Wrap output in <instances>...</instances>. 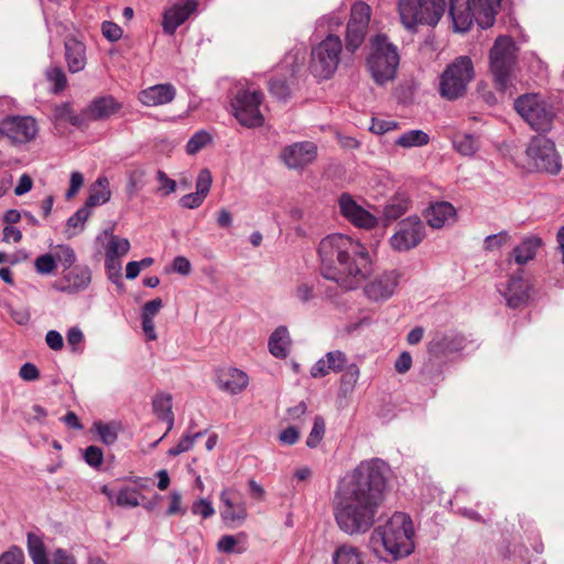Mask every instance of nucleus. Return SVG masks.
<instances>
[{"mask_svg":"<svg viewBox=\"0 0 564 564\" xmlns=\"http://www.w3.org/2000/svg\"><path fill=\"white\" fill-rule=\"evenodd\" d=\"M8 313L18 325L24 326L30 323L31 314L26 307L8 306Z\"/></svg>","mask_w":564,"mask_h":564,"instance_id":"62","label":"nucleus"},{"mask_svg":"<svg viewBox=\"0 0 564 564\" xmlns=\"http://www.w3.org/2000/svg\"><path fill=\"white\" fill-rule=\"evenodd\" d=\"M281 160L291 170H302L317 158V145L311 141L295 142L285 147Z\"/></svg>","mask_w":564,"mask_h":564,"instance_id":"17","label":"nucleus"},{"mask_svg":"<svg viewBox=\"0 0 564 564\" xmlns=\"http://www.w3.org/2000/svg\"><path fill=\"white\" fill-rule=\"evenodd\" d=\"M304 55L300 52L285 54L276 66L275 76L269 82L270 93L280 100H285L290 94L296 74L304 65Z\"/></svg>","mask_w":564,"mask_h":564,"instance_id":"13","label":"nucleus"},{"mask_svg":"<svg viewBox=\"0 0 564 564\" xmlns=\"http://www.w3.org/2000/svg\"><path fill=\"white\" fill-rule=\"evenodd\" d=\"M152 408L156 416L167 423L166 432L152 444V447H155L166 436V434L172 430L174 425L172 395L169 393L156 394L152 401Z\"/></svg>","mask_w":564,"mask_h":564,"instance_id":"30","label":"nucleus"},{"mask_svg":"<svg viewBox=\"0 0 564 564\" xmlns=\"http://www.w3.org/2000/svg\"><path fill=\"white\" fill-rule=\"evenodd\" d=\"M453 145L462 155L471 156L478 151L479 141L474 134L456 133L453 138Z\"/></svg>","mask_w":564,"mask_h":564,"instance_id":"36","label":"nucleus"},{"mask_svg":"<svg viewBox=\"0 0 564 564\" xmlns=\"http://www.w3.org/2000/svg\"><path fill=\"white\" fill-rule=\"evenodd\" d=\"M387 464L380 458L362 460L338 482L333 514L338 529L349 536L367 533L384 499Z\"/></svg>","mask_w":564,"mask_h":564,"instance_id":"1","label":"nucleus"},{"mask_svg":"<svg viewBox=\"0 0 564 564\" xmlns=\"http://www.w3.org/2000/svg\"><path fill=\"white\" fill-rule=\"evenodd\" d=\"M28 551L34 564H47V554L42 538L34 533H28Z\"/></svg>","mask_w":564,"mask_h":564,"instance_id":"37","label":"nucleus"},{"mask_svg":"<svg viewBox=\"0 0 564 564\" xmlns=\"http://www.w3.org/2000/svg\"><path fill=\"white\" fill-rule=\"evenodd\" d=\"M318 254L323 276L345 290L357 289L372 272L367 248L346 235L334 234L322 239Z\"/></svg>","mask_w":564,"mask_h":564,"instance_id":"2","label":"nucleus"},{"mask_svg":"<svg viewBox=\"0 0 564 564\" xmlns=\"http://www.w3.org/2000/svg\"><path fill=\"white\" fill-rule=\"evenodd\" d=\"M176 95L171 84H158L140 91L139 100L147 107H156L171 102Z\"/></svg>","mask_w":564,"mask_h":564,"instance_id":"26","label":"nucleus"},{"mask_svg":"<svg viewBox=\"0 0 564 564\" xmlns=\"http://www.w3.org/2000/svg\"><path fill=\"white\" fill-rule=\"evenodd\" d=\"M463 338L454 333L436 334L427 344V351L440 358L459 351L463 348Z\"/></svg>","mask_w":564,"mask_h":564,"instance_id":"25","label":"nucleus"},{"mask_svg":"<svg viewBox=\"0 0 564 564\" xmlns=\"http://www.w3.org/2000/svg\"><path fill=\"white\" fill-rule=\"evenodd\" d=\"M89 216H90V210L88 209V207L83 206L67 219V227L74 228V229H76V228L83 229L84 224L86 223V220L88 219Z\"/></svg>","mask_w":564,"mask_h":564,"instance_id":"60","label":"nucleus"},{"mask_svg":"<svg viewBox=\"0 0 564 564\" xmlns=\"http://www.w3.org/2000/svg\"><path fill=\"white\" fill-rule=\"evenodd\" d=\"M334 564H364L359 550L350 544H341L333 553Z\"/></svg>","mask_w":564,"mask_h":564,"instance_id":"34","label":"nucleus"},{"mask_svg":"<svg viewBox=\"0 0 564 564\" xmlns=\"http://www.w3.org/2000/svg\"><path fill=\"white\" fill-rule=\"evenodd\" d=\"M324 434H325L324 419L322 416H316L314 419V424H313L312 431H311L310 435L307 436L306 445L310 448H315L323 440Z\"/></svg>","mask_w":564,"mask_h":564,"instance_id":"51","label":"nucleus"},{"mask_svg":"<svg viewBox=\"0 0 564 564\" xmlns=\"http://www.w3.org/2000/svg\"><path fill=\"white\" fill-rule=\"evenodd\" d=\"M212 141V138L208 132L200 130L194 133V135L188 140L186 144V151L188 154H196L204 147H206Z\"/></svg>","mask_w":564,"mask_h":564,"instance_id":"49","label":"nucleus"},{"mask_svg":"<svg viewBox=\"0 0 564 564\" xmlns=\"http://www.w3.org/2000/svg\"><path fill=\"white\" fill-rule=\"evenodd\" d=\"M46 79L54 85L53 91L59 93L65 89L67 78L64 70L58 66H51L45 72Z\"/></svg>","mask_w":564,"mask_h":564,"instance_id":"46","label":"nucleus"},{"mask_svg":"<svg viewBox=\"0 0 564 564\" xmlns=\"http://www.w3.org/2000/svg\"><path fill=\"white\" fill-rule=\"evenodd\" d=\"M401 23L408 30L417 24L436 25L445 11V0H398Z\"/></svg>","mask_w":564,"mask_h":564,"instance_id":"8","label":"nucleus"},{"mask_svg":"<svg viewBox=\"0 0 564 564\" xmlns=\"http://www.w3.org/2000/svg\"><path fill=\"white\" fill-rule=\"evenodd\" d=\"M24 555L20 547L11 546L0 555V564H23Z\"/></svg>","mask_w":564,"mask_h":564,"instance_id":"57","label":"nucleus"},{"mask_svg":"<svg viewBox=\"0 0 564 564\" xmlns=\"http://www.w3.org/2000/svg\"><path fill=\"white\" fill-rule=\"evenodd\" d=\"M140 494L137 489L124 487L116 494L115 503L120 507L134 508L140 505Z\"/></svg>","mask_w":564,"mask_h":564,"instance_id":"44","label":"nucleus"},{"mask_svg":"<svg viewBox=\"0 0 564 564\" xmlns=\"http://www.w3.org/2000/svg\"><path fill=\"white\" fill-rule=\"evenodd\" d=\"M343 42L338 34H327L317 45L312 48L311 70L319 79H328L336 72L340 55L343 53Z\"/></svg>","mask_w":564,"mask_h":564,"instance_id":"9","label":"nucleus"},{"mask_svg":"<svg viewBox=\"0 0 564 564\" xmlns=\"http://www.w3.org/2000/svg\"><path fill=\"white\" fill-rule=\"evenodd\" d=\"M145 172L142 169H135L129 173L127 183V194L133 197L144 186Z\"/></svg>","mask_w":564,"mask_h":564,"instance_id":"50","label":"nucleus"},{"mask_svg":"<svg viewBox=\"0 0 564 564\" xmlns=\"http://www.w3.org/2000/svg\"><path fill=\"white\" fill-rule=\"evenodd\" d=\"M212 182L213 177L210 171L208 169L200 170L196 180V193L207 197Z\"/></svg>","mask_w":564,"mask_h":564,"instance_id":"53","label":"nucleus"},{"mask_svg":"<svg viewBox=\"0 0 564 564\" xmlns=\"http://www.w3.org/2000/svg\"><path fill=\"white\" fill-rule=\"evenodd\" d=\"M85 462L91 467H99L104 460V453L97 446H88L84 454Z\"/></svg>","mask_w":564,"mask_h":564,"instance_id":"61","label":"nucleus"},{"mask_svg":"<svg viewBox=\"0 0 564 564\" xmlns=\"http://www.w3.org/2000/svg\"><path fill=\"white\" fill-rule=\"evenodd\" d=\"M263 94L259 90L242 88L237 91L231 100L235 118L247 128L261 127L264 122L260 106Z\"/></svg>","mask_w":564,"mask_h":564,"instance_id":"12","label":"nucleus"},{"mask_svg":"<svg viewBox=\"0 0 564 564\" xmlns=\"http://www.w3.org/2000/svg\"><path fill=\"white\" fill-rule=\"evenodd\" d=\"M399 63L398 47L384 34H377L370 40L366 65L376 84L384 85L393 80Z\"/></svg>","mask_w":564,"mask_h":564,"instance_id":"5","label":"nucleus"},{"mask_svg":"<svg viewBox=\"0 0 564 564\" xmlns=\"http://www.w3.org/2000/svg\"><path fill=\"white\" fill-rule=\"evenodd\" d=\"M195 0H183L167 9L163 17V30L172 35L176 29L183 24L189 15L196 10Z\"/></svg>","mask_w":564,"mask_h":564,"instance_id":"23","label":"nucleus"},{"mask_svg":"<svg viewBox=\"0 0 564 564\" xmlns=\"http://www.w3.org/2000/svg\"><path fill=\"white\" fill-rule=\"evenodd\" d=\"M510 239V236L507 231H500L495 235H489L485 239V249L488 251H492L499 249L503 245H506Z\"/></svg>","mask_w":564,"mask_h":564,"instance_id":"55","label":"nucleus"},{"mask_svg":"<svg viewBox=\"0 0 564 564\" xmlns=\"http://www.w3.org/2000/svg\"><path fill=\"white\" fill-rule=\"evenodd\" d=\"M413 538L412 519L403 512H395L370 533L368 547L378 558H386L384 555H388L397 561L414 551Z\"/></svg>","mask_w":564,"mask_h":564,"instance_id":"3","label":"nucleus"},{"mask_svg":"<svg viewBox=\"0 0 564 564\" xmlns=\"http://www.w3.org/2000/svg\"><path fill=\"white\" fill-rule=\"evenodd\" d=\"M120 430V424L117 422L105 423L102 421H96L93 424V431L105 445L115 444Z\"/></svg>","mask_w":564,"mask_h":564,"instance_id":"35","label":"nucleus"},{"mask_svg":"<svg viewBox=\"0 0 564 564\" xmlns=\"http://www.w3.org/2000/svg\"><path fill=\"white\" fill-rule=\"evenodd\" d=\"M121 109V104L112 96L97 97L84 109L85 121L107 120Z\"/></svg>","mask_w":564,"mask_h":564,"instance_id":"24","label":"nucleus"},{"mask_svg":"<svg viewBox=\"0 0 564 564\" xmlns=\"http://www.w3.org/2000/svg\"><path fill=\"white\" fill-rule=\"evenodd\" d=\"M475 77V68L469 56H458L449 63L440 76L438 91L442 98L456 100L463 97Z\"/></svg>","mask_w":564,"mask_h":564,"instance_id":"6","label":"nucleus"},{"mask_svg":"<svg viewBox=\"0 0 564 564\" xmlns=\"http://www.w3.org/2000/svg\"><path fill=\"white\" fill-rule=\"evenodd\" d=\"M338 205L341 215L356 227L371 229L377 226V217L360 206L351 195L341 194L338 198Z\"/></svg>","mask_w":564,"mask_h":564,"instance_id":"20","label":"nucleus"},{"mask_svg":"<svg viewBox=\"0 0 564 564\" xmlns=\"http://www.w3.org/2000/svg\"><path fill=\"white\" fill-rule=\"evenodd\" d=\"M47 564H76V560L68 551L56 549L47 555Z\"/></svg>","mask_w":564,"mask_h":564,"instance_id":"56","label":"nucleus"},{"mask_svg":"<svg viewBox=\"0 0 564 564\" xmlns=\"http://www.w3.org/2000/svg\"><path fill=\"white\" fill-rule=\"evenodd\" d=\"M291 338L285 326H279L269 337V351L275 358H285L289 355Z\"/></svg>","mask_w":564,"mask_h":564,"instance_id":"31","label":"nucleus"},{"mask_svg":"<svg viewBox=\"0 0 564 564\" xmlns=\"http://www.w3.org/2000/svg\"><path fill=\"white\" fill-rule=\"evenodd\" d=\"M245 540L246 535L243 533L238 535H223L217 542V550L225 554H240L246 551Z\"/></svg>","mask_w":564,"mask_h":564,"instance_id":"38","label":"nucleus"},{"mask_svg":"<svg viewBox=\"0 0 564 564\" xmlns=\"http://www.w3.org/2000/svg\"><path fill=\"white\" fill-rule=\"evenodd\" d=\"M430 137L423 130H409L394 140V144L409 149L427 144Z\"/></svg>","mask_w":564,"mask_h":564,"instance_id":"39","label":"nucleus"},{"mask_svg":"<svg viewBox=\"0 0 564 564\" xmlns=\"http://www.w3.org/2000/svg\"><path fill=\"white\" fill-rule=\"evenodd\" d=\"M345 20L346 15L343 11H333L317 20V29L324 30L327 34H337Z\"/></svg>","mask_w":564,"mask_h":564,"instance_id":"40","label":"nucleus"},{"mask_svg":"<svg viewBox=\"0 0 564 564\" xmlns=\"http://www.w3.org/2000/svg\"><path fill=\"white\" fill-rule=\"evenodd\" d=\"M35 271L41 275L53 274L56 265V259L52 253H44L39 256L34 261Z\"/></svg>","mask_w":564,"mask_h":564,"instance_id":"47","label":"nucleus"},{"mask_svg":"<svg viewBox=\"0 0 564 564\" xmlns=\"http://www.w3.org/2000/svg\"><path fill=\"white\" fill-rule=\"evenodd\" d=\"M204 433H205V432H197V433H195V434H193V435H191V434H186V435H184V436L180 440V442L177 443V445H176V446H174V447H172V448H170V449H169L167 454H169L170 456H177V455H180V454H182V453H185V452L189 451V449L194 446L195 441H196L198 437L203 436V435H204Z\"/></svg>","mask_w":564,"mask_h":564,"instance_id":"52","label":"nucleus"},{"mask_svg":"<svg viewBox=\"0 0 564 564\" xmlns=\"http://www.w3.org/2000/svg\"><path fill=\"white\" fill-rule=\"evenodd\" d=\"M425 238V225L416 216L408 217L398 224L389 243L394 251L405 252L422 242Z\"/></svg>","mask_w":564,"mask_h":564,"instance_id":"15","label":"nucleus"},{"mask_svg":"<svg viewBox=\"0 0 564 564\" xmlns=\"http://www.w3.org/2000/svg\"><path fill=\"white\" fill-rule=\"evenodd\" d=\"M517 112L540 132H549L552 128L554 111L541 97L535 94H528L514 101Z\"/></svg>","mask_w":564,"mask_h":564,"instance_id":"10","label":"nucleus"},{"mask_svg":"<svg viewBox=\"0 0 564 564\" xmlns=\"http://www.w3.org/2000/svg\"><path fill=\"white\" fill-rule=\"evenodd\" d=\"M449 15L456 32H466L474 20L481 29L490 28L501 0H449Z\"/></svg>","mask_w":564,"mask_h":564,"instance_id":"4","label":"nucleus"},{"mask_svg":"<svg viewBox=\"0 0 564 564\" xmlns=\"http://www.w3.org/2000/svg\"><path fill=\"white\" fill-rule=\"evenodd\" d=\"M192 512L202 516L204 519H208L214 516L215 509L209 500L200 498L193 503Z\"/></svg>","mask_w":564,"mask_h":564,"instance_id":"58","label":"nucleus"},{"mask_svg":"<svg viewBox=\"0 0 564 564\" xmlns=\"http://www.w3.org/2000/svg\"><path fill=\"white\" fill-rule=\"evenodd\" d=\"M65 61L70 73L82 72L86 64V46L74 36L66 37L64 41Z\"/></svg>","mask_w":564,"mask_h":564,"instance_id":"27","label":"nucleus"},{"mask_svg":"<svg viewBox=\"0 0 564 564\" xmlns=\"http://www.w3.org/2000/svg\"><path fill=\"white\" fill-rule=\"evenodd\" d=\"M129 250L130 242L128 239L112 236L107 246L106 256H111L112 258L119 259L120 257L126 256Z\"/></svg>","mask_w":564,"mask_h":564,"instance_id":"45","label":"nucleus"},{"mask_svg":"<svg viewBox=\"0 0 564 564\" xmlns=\"http://www.w3.org/2000/svg\"><path fill=\"white\" fill-rule=\"evenodd\" d=\"M91 282V271L86 264H77L53 283V289L67 294H76L88 289Z\"/></svg>","mask_w":564,"mask_h":564,"instance_id":"18","label":"nucleus"},{"mask_svg":"<svg viewBox=\"0 0 564 564\" xmlns=\"http://www.w3.org/2000/svg\"><path fill=\"white\" fill-rule=\"evenodd\" d=\"M371 8L364 1H356L350 8V15L345 29V50L348 53H356L365 42Z\"/></svg>","mask_w":564,"mask_h":564,"instance_id":"14","label":"nucleus"},{"mask_svg":"<svg viewBox=\"0 0 564 564\" xmlns=\"http://www.w3.org/2000/svg\"><path fill=\"white\" fill-rule=\"evenodd\" d=\"M525 154L530 164L539 172L555 175L561 171V156L555 143L545 135L532 137L527 145Z\"/></svg>","mask_w":564,"mask_h":564,"instance_id":"11","label":"nucleus"},{"mask_svg":"<svg viewBox=\"0 0 564 564\" xmlns=\"http://www.w3.org/2000/svg\"><path fill=\"white\" fill-rule=\"evenodd\" d=\"M541 245L542 240L539 237L531 236L524 238L521 243L513 249L514 261L521 265L528 263L535 257Z\"/></svg>","mask_w":564,"mask_h":564,"instance_id":"33","label":"nucleus"},{"mask_svg":"<svg viewBox=\"0 0 564 564\" xmlns=\"http://www.w3.org/2000/svg\"><path fill=\"white\" fill-rule=\"evenodd\" d=\"M230 494L231 491L228 489L223 490L220 494V501L224 506L220 511L221 519L228 524L241 523L247 518L245 503H235Z\"/></svg>","mask_w":564,"mask_h":564,"instance_id":"29","label":"nucleus"},{"mask_svg":"<svg viewBox=\"0 0 564 564\" xmlns=\"http://www.w3.org/2000/svg\"><path fill=\"white\" fill-rule=\"evenodd\" d=\"M111 197L109 189V181L106 176H99L90 186L89 196L85 203V207L90 210L93 207L106 204Z\"/></svg>","mask_w":564,"mask_h":564,"instance_id":"32","label":"nucleus"},{"mask_svg":"<svg viewBox=\"0 0 564 564\" xmlns=\"http://www.w3.org/2000/svg\"><path fill=\"white\" fill-rule=\"evenodd\" d=\"M409 204V199L402 195L393 197L384 207V218L389 221L398 219L408 212Z\"/></svg>","mask_w":564,"mask_h":564,"instance_id":"42","label":"nucleus"},{"mask_svg":"<svg viewBox=\"0 0 564 564\" xmlns=\"http://www.w3.org/2000/svg\"><path fill=\"white\" fill-rule=\"evenodd\" d=\"M106 271L109 280L112 282H118L121 276V262L117 258H112L111 256H106L105 261Z\"/></svg>","mask_w":564,"mask_h":564,"instance_id":"59","label":"nucleus"},{"mask_svg":"<svg viewBox=\"0 0 564 564\" xmlns=\"http://www.w3.org/2000/svg\"><path fill=\"white\" fill-rule=\"evenodd\" d=\"M53 116L55 120L66 121L76 127H82L85 123L84 111L82 115H75L68 102L55 106Z\"/></svg>","mask_w":564,"mask_h":564,"instance_id":"41","label":"nucleus"},{"mask_svg":"<svg viewBox=\"0 0 564 564\" xmlns=\"http://www.w3.org/2000/svg\"><path fill=\"white\" fill-rule=\"evenodd\" d=\"M101 32L110 42H116L122 36V29L111 21H105L101 24Z\"/></svg>","mask_w":564,"mask_h":564,"instance_id":"64","label":"nucleus"},{"mask_svg":"<svg viewBox=\"0 0 564 564\" xmlns=\"http://www.w3.org/2000/svg\"><path fill=\"white\" fill-rule=\"evenodd\" d=\"M398 123L393 120H384V119H377L372 118L370 131L376 134H383L386 132L392 131L397 129Z\"/></svg>","mask_w":564,"mask_h":564,"instance_id":"63","label":"nucleus"},{"mask_svg":"<svg viewBox=\"0 0 564 564\" xmlns=\"http://www.w3.org/2000/svg\"><path fill=\"white\" fill-rule=\"evenodd\" d=\"M56 259V265H62L65 270L74 267L77 257L74 249L68 245H57L52 253Z\"/></svg>","mask_w":564,"mask_h":564,"instance_id":"43","label":"nucleus"},{"mask_svg":"<svg viewBox=\"0 0 564 564\" xmlns=\"http://www.w3.org/2000/svg\"><path fill=\"white\" fill-rule=\"evenodd\" d=\"M327 369L333 372H340L347 366V356L340 350L328 351L325 356Z\"/></svg>","mask_w":564,"mask_h":564,"instance_id":"48","label":"nucleus"},{"mask_svg":"<svg viewBox=\"0 0 564 564\" xmlns=\"http://www.w3.org/2000/svg\"><path fill=\"white\" fill-rule=\"evenodd\" d=\"M215 382L219 390L235 395L248 387L249 377L238 368L223 367L216 370Z\"/></svg>","mask_w":564,"mask_h":564,"instance_id":"22","label":"nucleus"},{"mask_svg":"<svg viewBox=\"0 0 564 564\" xmlns=\"http://www.w3.org/2000/svg\"><path fill=\"white\" fill-rule=\"evenodd\" d=\"M425 218L429 226L440 229L456 221V209L451 203L437 202L426 210Z\"/></svg>","mask_w":564,"mask_h":564,"instance_id":"28","label":"nucleus"},{"mask_svg":"<svg viewBox=\"0 0 564 564\" xmlns=\"http://www.w3.org/2000/svg\"><path fill=\"white\" fill-rule=\"evenodd\" d=\"M399 279L400 273L397 270L377 274L365 285V294L375 302L386 301L394 294Z\"/></svg>","mask_w":564,"mask_h":564,"instance_id":"19","label":"nucleus"},{"mask_svg":"<svg viewBox=\"0 0 564 564\" xmlns=\"http://www.w3.org/2000/svg\"><path fill=\"white\" fill-rule=\"evenodd\" d=\"M517 45L510 36H499L489 53V68L495 86L506 91L517 61Z\"/></svg>","mask_w":564,"mask_h":564,"instance_id":"7","label":"nucleus"},{"mask_svg":"<svg viewBox=\"0 0 564 564\" xmlns=\"http://www.w3.org/2000/svg\"><path fill=\"white\" fill-rule=\"evenodd\" d=\"M499 293L511 308H519L528 304L530 300L531 284L521 274L513 275L505 284L498 288Z\"/></svg>","mask_w":564,"mask_h":564,"instance_id":"21","label":"nucleus"},{"mask_svg":"<svg viewBox=\"0 0 564 564\" xmlns=\"http://www.w3.org/2000/svg\"><path fill=\"white\" fill-rule=\"evenodd\" d=\"M39 132L37 123L34 118L9 117L1 123L0 133L7 135L14 143H26L35 139Z\"/></svg>","mask_w":564,"mask_h":564,"instance_id":"16","label":"nucleus"},{"mask_svg":"<svg viewBox=\"0 0 564 564\" xmlns=\"http://www.w3.org/2000/svg\"><path fill=\"white\" fill-rule=\"evenodd\" d=\"M156 180L160 183L158 188V193L162 196H167L175 192L176 182L167 176V174L163 171L156 172Z\"/></svg>","mask_w":564,"mask_h":564,"instance_id":"54","label":"nucleus"}]
</instances>
